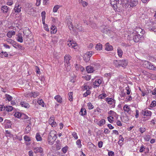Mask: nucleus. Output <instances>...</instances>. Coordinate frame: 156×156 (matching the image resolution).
<instances>
[{
    "instance_id": "864d4df0",
    "label": "nucleus",
    "mask_w": 156,
    "mask_h": 156,
    "mask_svg": "<svg viewBox=\"0 0 156 156\" xmlns=\"http://www.w3.org/2000/svg\"><path fill=\"white\" fill-rule=\"evenodd\" d=\"M38 104L41 105L42 107H44V104L43 101L42 99L38 100L37 101Z\"/></svg>"
},
{
    "instance_id": "4be33fe9",
    "label": "nucleus",
    "mask_w": 156,
    "mask_h": 156,
    "mask_svg": "<svg viewBox=\"0 0 156 156\" xmlns=\"http://www.w3.org/2000/svg\"><path fill=\"white\" fill-rule=\"evenodd\" d=\"M105 50L107 51H112L113 50V47L108 43H107L105 44Z\"/></svg>"
},
{
    "instance_id": "09e8293b",
    "label": "nucleus",
    "mask_w": 156,
    "mask_h": 156,
    "mask_svg": "<svg viewBox=\"0 0 156 156\" xmlns=\"http://www.w3.org/2000/svg\"><path fill=\"white\" fill-rule=\"evenodd\" d=\"M81 143V141L80 139L78 140L76 142V144L77 145L78 147L79 148H80L82 147Z\"/></svg>"
},
{
    "instance_id": "6ab92c4d",
    "label": "nucleus",
    "mask_w": 156,
    "mask_h": 156,
    "mask_svg": "<svg viewBox=\"0 0 156 156\" xmlns=\"http://www.w3.org/2000/svg\"><path fill=\"white\" fill-rule=\"evenodd\" d=\"M71 59V57L69 55H66L64 57L65 64H69V61Z\"/></svg>"
},
{
    "instance_id": "4468645a",
    "label": "nucleus",
    "mask_w": 156,
    "mask_h": 156,
    "mask_svg": "<svg viewBox=\"0 0 156 156\" xmlns=\"http://www.w3.org/2000/svg\"><path fill=\"white\" fill-rule=\"evenodd\" d=\"M56 134L57 133L56 131L55 130H51L49 133L48 137H49L50 139L51 137H57Z\"/></svg>"
},
{
    "instance_id": "0e129e2a",
    "label": "nucleus",
    "mask_w": 156,
    "mask_h": 156,
    "mask_svg": "<svg viewBox=\"0 0 156 156\" xmlns=\"http://www.w3.org/2000/svg\"><path fill=\"white\" fill-rule=\"evenodd\" d=\"M45 15L46 12L45 11H43L41 13V16L42 17V19H45Z\"/></svg>"
},
{
    "instance_id": "79ce46f5",
    "label": "nucleus",
    "mask_w": 156,
    "mask_h": 156,
    "mask_svg": "<svg viewBox=\"0 0 156 156\" xmlns=\"http://www.w3.org/2000/svg\"><path fill=\"white\" fill-rule=\"evenodd\" d=\"M148 63H149V61H145L143 62L142 65H143V66L144 67L148 69V66H149L148 65H149V64Z\"/></svg>"
},
{
    "instance_id": "2eb2a0df",
    "label": "nucleus",
    "mask_w": 156,
    "mask_h": 156,
    "mask_svg": "<svg viewBox=\"0 0 156 156\" xmlns=\"http://www.w3.org/2000/svg\"><path fill=\"white\" fill-rule=\"evenodd\" d=\"M34 152L35 153H42L43 152V149L42 148L40 147H35L33 149Z\"/></svg>"
},
{
    "instance_id": "a19ab883",
    "label": "nucleus",
    "mask_w": 156,
    "mask_h": 156,
    "mask_svg": "<svg viewBox=\"0 0 156 156\" xmlns=\"http://www.w3.org/2000/svg\"><path fill=\"white\" fill-rule=\"evenodd\" d=\"M5 110L8 112L11 111L13 109V107L11 106H5Z\"/></svg>"
},
{
    "instance_id": "f03ea898",
    "label": "nucleus",
    "mask_w": 156,
    "mask_h": 156,
    "mask_svg": "<svg viewBox=\"0 0 156 156\" xmlns=\"http://www.w3.org/2000/svg\"><path fill=\"white\" fill-rule=\"evenodd\" d=\"M110 4L113 9L115 10H117V9L119 7L121 4H126L128 2L127 0H110Z\"/></svg>"
},
{
    "instance_id": "f8f14e48",
    "label": "nucleus",
    "mask_w": 156,
    "mask_h": 156,
    "mask_svg": "<svg viewBox=\"0 0 156 156\" xmlns=\"http://www.w3.org/2000/svg\"><path fill=\"white\" fill-rule=\"evenodd\" d=\"M142 35H140V34H136L133 37V40L135 42H138L140 40V39Z\"/></svg>"
},
{
    "instance_id": "8fccbe9b",
    "label": "nucleus",
    "mask_w": 156,
    "mask_h": 156,
    "mask_svg": "<svg viewBox=\"0 0 156 156\" xmlns=\"http://www.w3.org/2000/svg\"><path fill=\"white\" fill-rule=\"evenodd\" d=\"M36 138L37 141H40L42 140V138L39 133H37L36 136Z\"/></svg>"
},
{
    "instance_id": "338daca9",
    "label": "nucleus",
    "mask_w": 156,
    "mask_h": 156,
    "mask_svg": "<svg viewBox=\"0 0 156 156\" xmlns=\"http://www.w3.org/2000/svg\"><path fill=\"white\" fill-rule=\"evenodd\" d=\"M24 139L25 141L27 142H29L30 140L29 137L27 136H25L24 137Z\"/></svg>"
},
{
    "instance_id": "9b49d317",
    "label": "nucleus",
    "mask_w": 156,
    "mask_h": 156,
    "mask_svg": "<svg viewBox=\"0 0 156 156\" xmlns=\"http://www.w3.org/2000/svg\"><path fill=\"white\" fill-rule=\"evenodd\" d=\"M77 45L76 43L73 41H70L69 43H68V45L69 47H71L72 48L75 49L76 48H75V47L77 46Z\"/></svg>"
},
{
    "instance_id": "4d7b16f0",
    "label": "nucleus",
    "mask_w": 156,
    "mask_h": 156,
    "mask_svg": "<svg viewBox=\"0 0 156 156\" xmlns=\"http://www.w3.org/2000/svg\"><path fill=\"white\" fill-rule=\"evenodd\" d=\"M125 90H126V94L129 95L131 92V90L129 86L125 88Z\"/></svg>"
},
{
    "instance_id": "423d86ee",
    "label": "nucleus",
    "mask_w": 156,
    "mask_h": 156,
    "mask_svg": "<svg viewBox=\"0 0 156 156\" xmlns=\"http://www.w3.org/2000/svg\"><path fill=\"white\" fill-rule=\"evenodd\" d=\"M101 83L102 80L101 79H96L93 83L94 87L96 88L97 87H99Z\"/></svg>"
},
{
    "instance_id": "603ef678",
    "label": "nucleus",
    "mask_w": 156,
    "mask_h": 156,
    "mask_svg": "<svg viewBox=\"0 0 156 156\" xmlns=\"http://www.w3.org/2000/svg\"><path fill=\"white\" fill-rule=\"evenodd\" d=\"M107 95L105 93H103L100 94L98 96V98L101 99H103L106 97Z\"/></svg>"
},
{
    "instance_id": "c03bdc74",
    "label": "nucleus",
    "mask_w": 156,
    "mask_h": 156,
    "mask_svg": "<svg viewBox=\"0 0 156 156\" xmlns=\"http://www.w3.org/2000/svg\"><path fill=\"white\" fill-rule=\"evenodd\" d=\"M73 93L72 92H70L68 94L69 100L71 101H73Z\"/></svg>"
},
{
    "instance_id": "6e6552de",
    "label": "nucleus",
    "mask_w": 156,
    "mask_h": 156,
    "mask_svg": "<svg viewBox=\"0 0 156 156\" xmlns=\"http://www.w3.org/2000/svg\"><path fill=\"white\" fill-rule=\"evenodd\" d=\"M123 109L125 112L129 114H131V110L129 105H125L123 107Z\"/></svg>"
},
{
    "instance_id": "ea45409f",
    "label": "nucleus",
    "mask_w": 156,
    "mask_h": 156,
    "mask_svg": "<svg viewBox=\"0 0 156 156\" xmlns=\"http://www.w3.org/2000/svg\"><path fill=\"white\" fill-rule=\"evenodd\" d=\"M31 125H28L25 128V133L27 134L28 133L31 129Z\"/></svg>"
},
{
    "instance_id": "49530a36",
    "label": "nucleus",
    "mask_w": 156,
    "mask_h": 156,
    "mask_svg": "<svg viewBox=\"0 0 156 156\" xmlns=\"http://www.w3.org/2000/svg\"><path fill=\"white\" fill-rule=\"evenodd\" d=\"M114 117H112V116L109 115L108 116L107 119L109 122L110 123H112L113 122Z\"/></svg>"
},
{
    "instance_id": "393cba45",
    "label": "nucleus",
    "mask_w": 156,
    "mask_h": 156,
    "mask_svg": "<svg viewBox=\"0 0 156 156\" xmlns=\"http://www.w3.org/2000/svg\"><path fill=\"white\" fill-rule=\"evenodd\" d=\"M148 63L149 64L148 65L149 66H148V69L154 70H156V67L152 63L149 61Z\"/></svg>"
},
{
    "instance_id": "f704fd0d",
    "label": "nucleus",
    "mask_w": 156,
    "mask_h": 156,
    "mask_svg": "<svg viewBox=\"0 0 156 156\" xmlns=\"http://www.w3.org/2000/svg\"><path fill=\"white\" fill-rule=\"evenodd\" d=\"M80 114L83 116L86 115L87 111L86 109L84 108H81L80 112Z\"/></svg>"
},
{
    "instance_id": "e2e57ef3",
    "label": "nucleus",
    "mask_w": 156,
    "mask_h": 156,
    "mask_svg": "<svg viewBox=\"0 0 156 156\" xmlns=\"http://www.w3.org/2000/svg\"><path fill=\"white\" fill-rule=\"evenodd\" d=\"M67 150L68 147L66 146L62 148V151L64 154H65Z\"/></svg>"
},
{
    "instance_id": "774afa93",
    "label": "nucleus",
    "mask_w": 156,
    "mask_h": 156,
    "mask_svg": "<svg viewBox=\"0 0 156 156\" xmlns=\"http://www.w3.org/2000/svg\"><path fill=\"white\" fill-rule=\"evenodd\" d=\"M108 156H114L115 155L114 152L112 151H109L108 153Z\"/></svg>"
},
{
    "instance_id": "2f4dec72",
    "label": "nucleus",
    "mask_w": 156,
    "mask_h": 156,
    "mask_svg": "<svg viewBox=\"0 0 156 156\" xmlns=\"http://www.w3.org/2000/svg\"><path fill=\"white\" fill-rule=\"evenodd\" d=\"M65 70L67 72L71 70V67L69 64H65Z\"/></svg>"
},
{
    "instance_id": "052dcab7",
    "label": "nucleus",
    "mask_w": 156,
    "mask_h": 156,
    "mask_svg": "<svg viewBox=\"0 0 156 156\" xmlns=\"http://www.w3.org/2000/svg\"><path fill=\"white\" fill-rule=\"evenodd\" d=\"M5 98L6 99L9 101H11L12 99V97L9 94H6L5 95Z\"/></svg>"
},
{
    "instance_id": "5fc2aeb1",
    "label": "nucleus",
    "mask_w": 156,
    "mask_h": 156,
    "mask_svg": "<svg viewBox=\"0 0 156 156\" xmlns=\"http://www.w3.org/2000/svg\"><path fill=\"white\" fill-rule=\"evenodd\" d=\"M75 27L78 29V30L80 31H84V30L83 28L77 24L76 25H75Z\"/></svg>"
},
{
    "instance_id": "bb28decb",
    "label": "nucleus",
    "mask_w": 156,
    "mask_h": 156,
    "mask_svg": "<svg viewBox=\"0 0 156 156\" xmlns=\"http://www.w3.org/2000/svg\"><path fill=\"white\" fill-rule=\"evenodd\" d=\"M151 112L149 111L148 110H146L144 111H143L142 112V114L144 116H151Z\"/></svg>"
},
{
    "instance_id": "a18cd8bd",
    "label": "nucleus",
    "mask_w": 156,
    "mask_h": 156,
    "mask_svg": "<svg viewBox=\"0 0 156 156\" xmlns=\"http://www.w3.org/2000/svg\"><path fill=\"white\" fill-rule=\"evenodd\" d=\"M132 99V98L131 96H127L126 98H125L123 100L126 102H128L130 101Z\"/></svg>"
},
{
    "instance_id": "c756f323",
    "label": "nucleus",
    "mask_w": 156,
    "mask_h": 156,
    "mask_svg": "<svg viewBox=\"0 0 156 156\" xmlns=\"http://www.w3.org/2000/svg\"><path fill=\"white\" fill-rule=\"evenodd\" d=\"M21 6L19 5L16 6L14 9L15 12L17 13L20 12L21 10Z\"/></svg>"
},
{
    "instance_id": "cd10ccee",
    "label": "nucleus",
    "mask_w": 156,
    "mask_h": 156,
    "mask_svg": "<svg viewBox=\"0 0 156 156\" xmlns=\"http://www.w3.org/2000/svg\"><path fill=\"white\" fill-rule=\"evenodd\" d=\"M83 21L84 23H86L87 25L90 24L91 27L92 28H95V27L96 25L93 22H90V23H89V22H88L86 20H84Z\"/></svg>"
},
{
    "instance_id": "39448f33",
    "label": "nucleus",
    "mask_w": 156,
    "mask_h": 156,
    "mask_svg": "<svg viewBox=\"0 0 156 156\" xmlns=\"http://www.w3.org/2000/svg\"><path fill=\"white\" fill-rule=\"evenodd\" d=\"M54 117L52 116L51 117L49 120V124L52 127H55L57 126V124L56 122L54 121Z\"/></svg>"
},
{
    "instance_id": "c9c22d12",
    "label": "nucleus",
    "mask_w": 156,
    "mask_h": 156,
    "mask_svg": "<svg viewBox=\"0 0 156 156\" xmlns=\"http://www.w3.org/2000/svg\"><path fill=\"white\" fill-rule=\"evenodd\" d=\"M56 27L53 26H52L51 27V33L55 34L57 32V30L56 29Z\"/></svg>"
},
{
    "instance_id": "72a5a7b5",
    "label": "nucleus",
    "mask_w": 156,
    "mask_h": 156,
    "mask_svg": "<svg viewBox=\"0 0 156 156\" xmlns=\"http://www.w3.org/2000/svg\"><path fill=\"white\" fill-rule=\"evenodd\" d=\"M20 118L22 119H26L27 120H29L30 119V118L27 115L23 113H22Z\"/></svg>"
},
{
    "instance_id": "9d476101",
    "label": "nucleus",
    "mask_w": 156,
    "mask_h": 156,
    "mask_svg": "<svg viewBox=\"0 0 156 156\" xmlns=\"http://www.w3.org/2000/svg\"><path fill=\"white\" fill-rule=\"evenodd\" d=\"M129 4L131 7H134L136 6L138 3L137 0H130L129 2L126 3V4Z\"/></svg>"
},
{
    "instance_id": "20e7f679",
    "label": "nucleus",
    "mask_w": 156,
    "mask_h": 156,
    "mask_svg": "<svg viewBox=\"0 0 156 156\" xmlns=\"http://www.w3.org/2000/svg\"><path fill=\"white\" fill-rule=\"evenodd\" d=\"M106 101L108 103L111 105V108H114L115 106V100L111 98H107L106 99Z\"/></svg>"
},
{
    "instance_id": "5701e85b",
    "label": "nucleus",
    "mask_w": 156,
    "mask_h": 156,
    "mask_svg": "<svg viewBox=\"0 0 156 156\" xmlns=\"http://www.w3.org/2000/svg\"><path fill=\"white\" fill-rule=\"evenodd\" d=\"M21 105L26 108H29L30 107V105L29 104L24 101H22L20 102Z\"/></svg>"
},
{
    "instance_id": "aec40b11",
    "label": "nucleus",
    "mask_w": 156,
    "mask_h": 156,
    "mask_svg": "<svg viewBox=\"0 0 156 156\" xmlns=\"http://www.w3.org/2000/svg\"><path fill=\"white\" fill-rule=\"evenodd\" d=\"M57 137H51L50 139L49 137H48V141L49 144L52 145L54 144V141L56 140Z\"/></svg>"
},
{
    "instance_id": "3c124183",
    "label": "nucleus",
    "mask_w": 156,
    "mask_h": 156,
    "mask_svg": "<svg viewBox=\"0 0 156 156\" xmlns=\"http://www.w3.org/2000/svg\"><path fill=\"white\" fill-rule=\"evenodd\" d=\"M120 60H115L114 61V65L116 67H118L119 66H120V64L119 63Z\"/></svg>"
},
{
    "instance_id": "f257e3e1",
    "label": "nucleus",
    "mask_w": 156,
    "mask_h": 156,
    "mask_svg": "<svg viewBox=\"0 0 156 156\" xmlns=\"http://www.w3.org/2000/svg\"><path fill=\"white\" fill-rule=\"evenodd\" d=\"M145 25L146 28L149 30L156 32V20L154 19L149 18L146 20Z\"/></svg>"
},
{
    "instance_id": "412c9836",
    "label": "nucleus",
    "mask_w": 156,
    "mask_h": 156,
    "mask_svg": "<svg viewBox=\"0 0 156 156\" xmlns=\"http://www.w3.org/2000/svg\"><path fill=\"white\" fill-rule=\"evenodd\" d=\"M102 29H101L102 32L104 33L108 34L110 32L109 29L106 26H104L102 27Z\"/></svg>"
},
{
    "instance_id": "1a4fd4ad",
    "label": "nucleus",
    "mask_w": 156,
    "mask_h": 156,
    "mask_svg": "<svg viewBox=\"0 0 156 156\" xmlns=\"http://www.w3.org/2000/svg\"><path fill=\"white\" fill-rule=\"evenodd\" d=\"M39 94L38 92H28L27 94V97L29 96L30 97L36 98Z\"/></svg>"
},
{
    "instance_id": "f3484780",
    "label": "nucleus",
    "mask_w": 156,
    "mask_h": 156,
    "mask_svg": "<svg viewBox=\"0 0 156 156\" xmlns=\"http://www.w3.org/2000/svg\"><path fill=\"white\" fill-rule=\"evenodd\" d=\"M17 41L20 43L23 42V37L22 34L21 33H19L17 35V37L16 38Z\"/></svg>"
},
{
    "instance_id": "4c0bfd02",
    "label": "nucleus",
    "mask_w": 156,
    "mask_h": 156,
    "mask_svg": "<svg viewBox=\"0 0 156 156\" xmlns=\"http://www.w3.org/2000/svg\"><path fill=\"white\" fill-rule=\"evenodd\" d=\"M67 25L70 30H71L73 29V26L72 23V22L71 20H69L68 22H67Z\"/></svg>"
},
{
    "instance_id": "dca6fc26",
    "label": "nucleus",
    "mask_w": 156,
    "mask_h": 156,
    "mask_svg": "<svg viewBox=\"0 0 156 156\" xmlns=\"http://www.w3.org/2000/svg\"><path fill=\"white\" fill-rule=\"evenodd\" d=\"M27 11L28 14L32 15H34V12L35 11V10L33 9V8L31 6L27 9Z\"/></svg>"
},
{
    "instance_id": "69168bd1",
    "label": "nucleus",
    "mask_w": 156,
    "mask_h": 156,
    "mask_svg": "<svg viewBox=\"0 0 156 156\" xmlns=\"http://www.w3.org/2000/svg\"><path fill=\"white\" fill-rule=\"evenodd\" d=\"M156 105V101H154L151 102L150 105V107H154Z\"/></svg>"
},
{
    "instance_id": "ddd939ff",
    "label": "nucleus",
    "mask_w": 156,
    "mask_h": 156,
    "mask_svg": "<svg viewBox=\"0 0 156 156\" xmlns=\"http://www.w3.org/2000/svg\"><path fill=\"white\" fill-rule=\"evenodd\" d=\"M119 63H120V66L123 67H125L127 65L128 61L125 59H122L120 60Z\"/></svg>"
},
{
    "instance_id": "7c9ffc66",
    "label": "nucleus",
    "mask_w": 156,
    "mask_h": 156,
    "mask_svg": "<svg viewBox=\"0 0 156 156\" xmlns=\"http://www.w3.org/2000/svg\"><path fill=\"white\" fill-rule=\"evenodd\" d=\"M117 53L119 56L121 58L123 54V51L120 48H117Z\"/></svg>"
},
{
    "instance_id": "a878e982",
    "label": "nucleus",
    "mask_w": 156,
    "mask_h": 156,
    "mask_svg": "<svg viewBox=\"0 0 156 156\" xmlns=\"http://www.w3.org/2000/svg\"><path fill=\"white\" fill-rule=\"evenodd\" d=\"M54 99L58 103H61L62 102V98L60 96L57 95L54 97Z\"/></svg>"
},
{
    "instance_id": "e433bc0d",
    "label": "nucleus",
    "mask_w": 156,
    "mask_h": 156,
    "mask_svg": "<svg viewBox=\"0 0 156 156\" xmlns=\"http://www.w3.org/2000/svg\"><path fill=\"white\" fill-rule=\"evenodd\" d=\"M105 123V120L104 119H101L100 121L98 122L97 124L98 125L101 126L104 125Z\"/></svg>"
},
{
    "instance_id": "7ed1b4c3",
    "label": "nucleus",
    "mask_w": 156,
    "mask_h": 156,
    "mask_svg": "<svg viewBox=\"0 0 156 156\" xmlns=\"http://www.w3.org/2000/svg\"><path fill=\"white\" fill-rule=\"evenodd\" d=\"M94 52L93 51H87L83 55V58L84 60L86 62H88L90 57L94 54Z\"/></svg>"
},
{
    "instance_id": "bf43d9fd",
    "label": "nucleus",
    "mask_w": 156,
    "mask_h": 156,
    "mask_svg": "<svg viewBox=\"0 0 156 156\" xmlns=\"http://www.w3.org/2000/svg\"><path fill=\"white\" fill-rule=\"evenodd\" d=\"M90 94V91L89 90H86V92L83 94L84 97H86Z\"/></svg>"
},
{
    "instance_id": "0eeeda50",
    "label": "nucleus",
    "mask_w": 156,
    "mask_h": 156,
    "mask_svg": "<svg viewBox=\"0 0 156 156\" xmlns=\"http://www.w3.org/2000/svg\"><path fill=\"white\" fill-rule=\"evenodd\" d=\"M135 31L136 33V34H140V35H142V36H143V34L144 33V30L139 27L136 28Z\"/></svg>"
},
{
    "instance_id": "680f3d73",
    "label": "nucleus",
    "mask_w": 156,
    "mask_h": 156,
    "mask_svg": "<svg viewBox=\"0 0 156 156\" xmlns=\"http://www.w3.org/2000/svg\"><path fill=\"white\" fill-rule=\"evenodd\" d=\"M87 106L89 109H92L94 108L93 105L90 102L87 103Z\"/></svg>"
},
{
    "instance_id": "b1692460",
    "label": "nucleus",
    "mask_w": 156,
    "mask_h": 156,
    "mask_svg": "<svg viewBox=\"0 0 156 156\" xmlns=\"http://www.w3.org/2000/svg\"><path fill=\"white\" fill-rule=\"evenodd\" d=\"M86 69L88 73H92L94 71L93 67L90 66H87L86 68Z\"/></svg>"
},
{
    "instance_id": "c85d7f7f",
    "label": "nucleus",
    "mask_w": 156,
    "mask_h": 156,
    "mask_svg": "<svg viewBox=\"0 0 156 156\" xmlns=\"http://www.w3.org/2000/svg\"><path fill=\"white\" fill-rule=\"evenodd\" d=\"M15 32L14 31H9L7 34V36L9 38H11L13 35L15 34Z\"/></svg>"
},
{
    "instance_id": "37998d69",
    "label": "nucleus",
    "mask_w": 156,
    "mask_h": 156,
    "mask_svg": "<svg viewBox=\"0 0 156 156\" xmlns=\"http://www.w3.org/2000/svg\"><path fill=\"white\" fill-rule=\"evenodd\" d=\"M60 7V6L58 5H56L55 6H54L53 8V12H57L59 8Z\"/></svg>"
},
{
    "instance_id": "13d9d810",
    "label": "nucleus",
    "mask_w": 156,
    "mask_h": 156,
    "mask_svg": "<svg viewBox=\"0 0 156 156\" xmlns=\"http://www.w3.org/2000/svg\"><path fill=\"white\" fill-rule=\"evenodd\" d=\"M6 41L9 43L11 44L12 45L13 44V43L14 42V41L11 39L9 38H7L6 39Z\"/></svg>"
},
{
    "instance_id": "a211bd4d",
    "label": "nucleus",
    "mask_w": 156,
    "mask_h": 156,
    "mask_svg": "<svg viewBox=\"0 0 156 156\" xmlns=\"http://www.w3.org/2000/svg\"><path fill=\"white\" fill-rule=\"evenodd\" d=\"M12 45L14 48L18 49H21L22 48V46L21 45L15 41H14Z\"/></svg>"
},
{
    "instance_id": "de8ad7c7",
    "label": "nucleus",
    "mask_w": 156,
    "mask_h": 156,
    "mask_svg": "<svg viewBox=\"0 0 156 156\" xmlns=\"http://www.w3.org/2000/svg\"><path fill=\"white\" fill-rule=\"evenodd\" d=\"M22 113L19 112H16L14 114V116L17 118H21Z\"/></svg>"
},
{
    "instance_id": "58836bf2",
    "label": "nucleus",
    "mask_w": 156,
    "mask_h": 156,
    "mask_svg": "<svg viewBox=\"0 0 156 156\" xmlns=\"http://www.w3.org/2000/svg\"><path fill=\"white\" fill-rule=\"evenodd\" d=\"M2 10L4 12L7 13L9 10V8L6 6H3L2 7Z\"/></svg>"
},
{
    "instance_id": "6e6d98bb",
    "label": "nucleus",
    "mask_w": 156,
    "mask_h": 156,
    "mask_svg": "<svg viewBox=\"0 0 156 156\" xmlns=\"http://www.w3.org/2000/svg\"><path fill=\"white\" fill-rule=\"evenodd\" d=\"M79 3H82V5L83 7H85L87 5V3L86 2L83 1L82 0H79Z\"/></svg>"
},
{
    "instance_id": "473e14b6",
    "label": "nucleus",
    "mask_w": 156,
    "mask_h": 156,
    "mask_svg": "<svg viewBox=\"0 0 156 156\" xmlns=\"http://www.w3.org/2000/svg\"><path fill=\"white\" fill-rule=\"evenodd\" d=\"M102 48V45L98 43L96 45L95 47V49L97 50H101Z\"/></svg>"
}]
</instances>
